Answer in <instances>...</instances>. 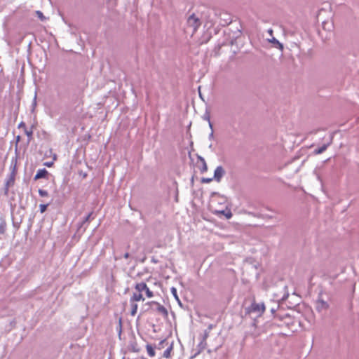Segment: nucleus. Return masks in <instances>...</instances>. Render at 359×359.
Returning a JSON list of instances; mask_svg holds the SVG:
<instances>
[{"mask_svg": "<svg viewBox=\"0 0 359 359\" xmlns=\"http://www.w3.org/2000/svg\"><path fill=\"white\" fill-rule=\"evenodd\" d=\"M269 34H272V32H273V31H272L271 29H270V30L269 31Z\"/></svg>", "mask_w": 359, "mask_h": 359, "instance_id": "23", "label": "nucleus"}, {"mask_svg": "<svg viewBox=\"0 0 359 359\" xmlns=\"http://www.w3.org/2000/svg\"><path fill=\"white\" fill-rule=\"evenodd\" d=\"M146 348H147V353L150 357H154L155 355V354H156L155 351L150 344H147L146 346Z\"/></svg>", "mask_w": 359, "mask_h": 359, "instance_id": "9", "label": "nucleus"}, {"mask_svg": "<svg viewBox=\"0 0 359 359\" xmlns=\"http://www.w3.org/2000/svg\"><path fill=\"white\" fill-rule=\"evenodd\" d=\"M35 13L38 18L42 22H44L48 19V18L46 17L40 11H36Z\"/></svg>", "mask_w": 359, "mask_h": 359, "instance_id": "10", "label": "nucleus"}, {"mask_svg": "<svg viewBox=\"0 0 359 359\" xmlns=\"http://www.w3.org/2000/svg\"><path fill=\"white\" fill-rule=\"evenodd\" d=\"M48 175V171L46 169H40L37 171L34 180H39L41 178H44Z\"/></svg>", "mask_w": 359, "mask_h": 359, "instance_id": "8", "label": "nucleus"}, {"mask_svg": "<svg viewBox=\"0 0 359 359\" xmlns=\"http://www.w3.org/2000/svg\"><path fill=\"white\" fill-rule=\"evenodd\" d=\"M123 257L125 259H128L129 257V253L128 252L125 253Z\"/></svg>", "mask_w": 359, "mask_h": 359, "instance_id": "21", "label": "nucleus"}, {"mask_svg": "<svg viewBox=\"0 0 359 359\" xmlns=\"http://www.w3.org/2000/svg\"><path fill=\"white\" fill-rule=\"evenodd\" d=\"M153 303L155 304L157 306L156 311L159 313H161L164 316H168V311H167V309L163 305L160 304L158 302H154Z\"/></svg>", "mask_w": 359, "mask_h": 359, "instance_id": "7", "label": "nucleus"}, {"mask_svg": "<svg viewBox=\"0 0 359 359\" xmlns=\"http://www.w3.org/2000/svg\"><path fill=\"white\" fill-rule=\"evenodd\" d=\"M25 133L27 135L29 140H31L32 137L33 131L32 130H27V128L24 129Z\"/></svg>", "mask_w": 359, "mask_h": 359, "instance_id": "14", "label": "nucleus"}, {"mask_svg": "<svg viewBox=\"0 0 359 359\" xmlns=\"http://www.w3.org/2000/svg\"><path fill=\"white\" fill-rule=\"evenodd\" d=\"M56 158H57L56 155H55L54 157H53V161H50V162H45L44 163V165H46V166H47L48 168L52 167L53 165V164H54V161H55Z\"/></svg>", "mask_w": 359, "mask_h": 359, "instance_id": "16", "label": "nucleus"}, {"mask_svg": "<svg viewBox=\"0 0 359 359\" xmlns=\"http://www.w3.org/2000/svg\"><path fill=\"white\" fill-rule=\"evenodd\" d=\"M201 161H202V166L200 168V170H201V173H204V172H207V170H208V165L203 158H201Z\"/></svg>", "mask_w": 359, "mask_h": 359, "instance_id": "12", "label": "nucleus"}, {"mask_svg": "<svg viewBox=\"0 0 359 359\" xmlns=\"http://www.w3.org/2000/svg\"><path fill=\"white\" fill-rule=\"evenodd\" d=\"M187 29H189L191 34H194L196 32L201 26V21L194 14L191 15L187 21Z\"/></svg>", "mask_w": 359, "mask_h": 359, "instance_id": "2", "label": "nucleus"}, {"mask_svg": "<svg viewBox=\"0 0 359 359\" xmlns=\"http://www.w3.org/2000/svg\"><path fill=\"white\" fill-rule=\"evenodd\" d=\"M48 206V204H41L39 205L40 212L41 213H43L46 210Z\"/></svg>", "mask_w": 359, "mask_h": 359, "instance_id": "17", "label": "nucleus"}, {"mask_svg": "<svg viewBox=\"0 0 359 359\" xmlns=\"http://www.w3.org/2000/svg\"><path fill=\"white\" fill-rule=\"evenodd\" d=\"M225 173V171L224 168L222 166H217L216 169L215 170L214 172V179L217 182H219L221 181V179L224 176Z\"/></svg>", "mask_w": 359, "mask_h": 359, "instance_id": "5", "label": "nucleus"}, {"mask_svg": "<svg viewBox=\"0 0 359 359\" xmlns=\"http://www.w3.org/2000/svg\"><path fill=\"white\" fill-rule=\"evenodd\" d=\"M265 309L266 308L264 303L253 302L250 306L251 311L257 313L259 316L264 313Z\"/></svg>", "mask_w": 359, "mask_h": 359, "instance_id": "4", "label": "nucleus"}, {"mask_svg": "<svg viewBox=\"0 0 359 359\" xmlns=\"http://www.w3.org/2000/svg\"><path fill=\"white\" fill-rule=\"evenodd\" d=\"M20 136H18V137H17V142H19V141H20Z\"/></svg>", "mask_w": 359, "mask_h": 359, "instance_id": "22", "label": "nucleus"}, {"mask_svg": "<svg viewBox=\"0 0 359 359\" xmlns=\"http://www.w3.org/2000/svg\"><path fill=\"white\" fill-rule=\"evenodd\" d=\"M134 290L135 291L130 298V303L131 304L130 314L133 316H135L137 312L138 306L137 302L140 301L144 302L145 300L143 292H144L147 298H152L154 296V292L144 282L136 283L134 286Z\"/></svg>", "mask_w": 359, "mask_h": 359, "instance_id": "1", "label": "nucleus"}, {"mask_svg": "<svg viewBox=\"0 0 359 359\" xmlns=\"http://www.w3.org/2000/svg\"><path fill=\"white\" fill-rule=\"evenodd\" d=\"M91 215H92V213H90V214H89V215H88L85 218V219H84V221H83V223H84V222H88V221H89V219H90V217Z\"/></svg>", "mask_w": 359, "mask_h": 359, "instance_id": "20", "label": "nucleus"}, {"mask_svg": "<svg viewBox=\"0 0 359 359\" xmlns=\"http://www.w3.org/2000/svg\"><path fill=\"white\" fill-rule=\"evenodd\" d=\"M142 359H147V358H142Z\"/></svg>", "mask_w": 359, "mask_h": 359, "instance_id": "24", "label": "nucleus"}, {"mask_svg": "<svg viewBox=\"0 0 359 359\" xmlns=\"http://www.w3.org/2000/svg\"><path fill=\"white\" fill-rule=\"evenodd\" d=\"M19 128H22L23 130L26 128V124L24 122H21L19 126Z\"/></svg>", "mask_w": 359, "mask_h": 359, "instance_id": "19", "label": "nucleus"}, {"mask_svg": "<svg viewBox=\"0 0 359 359\" xmlns=\"http://www.w3.org/2000/svg\"><path fill=\"white\" fill-rule=\"evenodd\" d=\"M215 200H212L210 205L211 211L216 215H224L226 219H230L232 217L231 211L226 208L225 210L217 209L215 206Z\"/></svg>", "mask_w": 359, "mask_h": 359, "instance_id": "3", "label": "nucleus"}, {"mask_svg": "<svg viewBox=\"0 0 359 359\" xmlns=\"http://www.w3.org/2000/svg\"><path fill=\"white\" fill-rule=\"evenodd\" d=\"M327 149V145H323L315 151V154H320L325 151Z\"/></svg>", "mask_w": 359, "mask_h": 359, "instance_id": "13", "label": "nucleus"}, {"mask_svg": "<svg viewBox=\"0 0 359 359\" xmlns=\"http://www.w3.org/2000/svg\"><path fill=\"white\" fill-rule=\"evenodd\" d=\"M39 194L41 196V197H46L48 196V193L47 191L46 190H43V189H39Z\"/></svg>", "mask_w": 359, "mask_h": 359, "instance_id": "15", "label": "nucleus"}, {"mask_svg": "<svg viewBox=\"0 0 359 359\" xmlns=\"http://www.w3.org/2000/svg\"><path fill=\"white\" fill-rule=\"evenodd\" d=\"M212 181V178L203 177L201 180V183H210Z\"/></svg>", "mask_w": 359, "mask_h": 359, "instance_id": "18", "label": "nucleus"}, {"mask_svg": "<svg viewBox=\"0 0 359 359\" xmlns=\"http://www.w3.org/2000/svg\"><path fill=\"white\" fill-rule=\"evenodd\" d=\"M172 350V346H170L169 348H168L163 353V357L166 358H170L171 355V351Z\"/></svg>", "mask_w": 359, "mask_h": 359, "instance_id": "11", "label": "nucleus"}, {"mask_svg": "<svg viewBox=\"0 0 359 359\" xmlns=\"http://www.w3.org/2000/svg\"><path fill=\"white\" fill-rule=\"evenodd\" d=\"M328 307H329V305L325 301H324L323 299L318 300V302H317V309L318 310H319V311L326 310L328 309Z\"/></svg>", "mask_w": 359, "mask_h": 359, "instance_id": "6", "label": "nucleus"}]
</instances>
